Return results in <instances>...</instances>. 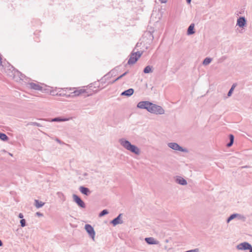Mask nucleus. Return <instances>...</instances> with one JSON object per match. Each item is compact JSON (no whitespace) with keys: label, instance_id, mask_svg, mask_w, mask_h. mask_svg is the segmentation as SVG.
I'll list each match as a JSON object with an SVG mask.
<instances>
[{"label":"nucleus","instance_id":"obj_1","mask_svg":"<svg viewBox=\"0 0 252 252\" xmlns=\"http://www.w3.org/2000/svg\"><path fill=\"white\" fill-rule=\"evenodd\" d=\"M137 107L146 109L148 112L156 115H161L164 113V110L161 106L154 104L148 101H142L138 103Z\"/></svg>","mask_w":252,"mask_h":252},{"label":"nucleus","instance_id":"obj_2","mask_svg":"<svg viewBox=\"0 0 252 252\" xmlns=\"http://www.w3.org/2000/svg\"><path fill=\"white\" fill-rule=\"evenodd\" d=\"M120 145L125 149L136 155L140 154V149L135 145H132L128 140L125 138H121L119 140Z\"/></svg>","mask_w":252,"mask_h":252},{"label":"nucleus","instance_id":"obj_3","mask_svg":"<svg viewBox=\"0 0 252 252\" xmlns=\"http://www.w3.org/2000/svg\"><path fill=\"white\" fill-rule=\"evenodd\" d=\"M143 52L137 51L136 52H132L130 55L129 59L127 62V64L129 65L134 64L140 58L142 55Z\"/></svg>","mask_w":252,"mask_h":252},{"label":"nucleus","instance_id":"obj_4","mask_svg":"<svg viewBox=\"0 0 252 252\" xmlns=\"http://www.w3.org/2000/svg\"><path fill=\"white\" fill-rule=\"evenodd\" d=\"M236 248L238 250L246 251L249 250V252H252V246L248 242H244L238 244L236 246Z\"/></svg>","mask_w":252,"mask_h":252},{"label":"nucleus","instance_id":"obj_5","mask_svg":"<svg viewBox=\"0 0 252 252\" xmlns=\"http://www.w3.org/2000/svg\"><path fill=\"white\" fill-rule=\"evenodd\" d=\"M168 146L175 151H179L182 152L187 153L188 152V150L186 148H183L180 146L178 144L174 142L168 143L167 144Z\"/></svg>","mask_w":252,"mask_h":252},{"label":"nucleus","instance_id":"obj_6","mask_svg":"<svg viewBox=\"0 0 252 252\" xmlns=\"http://www.w3.org/2000/svg\"><path fill=\"white\" fill-rule=\"evenodd\" d=\"M73 201L81 208H85L86 205L81 198L76 194H73Z\"/></svg>","mask_w":252,"mask_h":252},{"label":"nucleus","instance_id":"obj_7","mask_svg":"<svg viewBox=\"0 0 252 252\" xmlns=\"http://www.w3.org/2000/svg\"><path fill=\"white\" fill-rule=\"evenodd\" d=\"M85 228L90 236L94 240L95 233L92 226L90 224H87L85 225Z\"/></svg>","mask_w":252,"mask_h":252},{"label":"nucleus","instance_id":"obj_8","mask_svg":"<svg viewBox=\"0 0 252 252\" xmlns=\"http://www.w3.org/2000/svg\"><path fill=\"white\" fill-rule=\"evenodd\" d=\"M236 26L242 29H244L247 26V20L245 17L243 16L239 17L237 20Z\"/></svg>","mask_w":252,"mask_h":252},{"label":"nucleus","instance_id":"obj_9","mask_svg":"<svg viewBox=\"0 0 252 252\" xmlns=\"http://www.w3.org/2000/svg\"><path fill=\"white\" fill-rule=\"evenodd\" d=\"M123 214H120L116 218L112 220L110 222L114 226H116L118 224L123 223V221L121 220Z\"/></svg>","mask_w":252,"mask_h":252},{"label":"nucleus","instance_id":"obj_10","mask_svg":"<svg viewBox=\"0 0 252 252\" xmlns=\"http://www.w3.org/2000/svg\"><path fill=\"white\" fill-rule=\"evenodd\" d=\"M79 191L83 194L88 196L91 193V191L87 187L84 186H80L79 188Z\"/></svg>","mask_w":252,"mask_h":252},{"label":"nucleus","instance_id":"obj_11","mask_svg":"<svg viewBox=\"0 0 252 252\" xmlns=\"http://www.w3.org/2000/svg\"><path fill=\"white\" fill-rule=\"evenodd\" d=\"M145 241L149 245H158L159 244V241L155 240L153 237L145 238Z\"/></svg>","mask_w":252,"mask_h":252},{"label":"nucleus","instance_id":"obj_12","mask_svg":"<svg viewBox=\"0 0 252 252\" xmlns=\"http://www.w3.org/2000/svg\"><path fill=\"white\" fill-rule=\"evenodd\" d=\"M28 85L30 88L37 91H41L42 89V87L39 84L33 82L29 83Z\"/></svg>","mask_w":252,"mask_h":252},{"label":"nucleus","instance_id":"obj_13","mask_svg":"<svg viewBox=\"0 0 252 252\" xmlns=\"http://www.w3.org/2000/svg\"><path fill=\"white\" fill-rule=\"evenodd\" d=\"M134 92V91L133 89L130 88V89H128V90H126V91L123 92L121 93V95L126 96L127 97H129L133 94Z\"/></svg>","mask_w":252,"mask_h":252},{"label":"nucleus","instance_id":"obj_14","mask_svg":"<svg viewBox=\"0 0 252 252\" xmlns=\"http://www.w3.org/2000/svg\"><path fill=\"white\" fill-rule=\"evenodd\" d=\"M176 182L181 185H187V181L184 179L183 178L180 176H177L176 179Z\"/></svg>","mask_w":252,"mask_h":252},{"label":"nucleus","instance_id":"obj_15","mask_svg":"<svg viewBox=\"0 0 252 252\" xmlns=\"http://www.w3.org/2000/svg\"><path fill=\"white\" fill-rule=\"evenodd\" d=\"M195 33L194 31V24H191L187 30V34L188 35H191Z\"/></svg>","mask_w":252,"mask_h":252},{"label":"nucleus","instance_id":"obj_16","mask_svg":"<svg viewBox=\"0 0 252 252\" xmlns=\"http://www.w3.org/2000/svg\"><path fill=\"white\" fill-rule=\"evenodd\" d=\"M229 142L226 144L227 147H230L232 146L234 143V136L233 134L229 135Z\"/></svg>","mask_w":252,"mask_h":252},{"label":"nucleus","instance_id":"obj_17","mask_svg":"<svg viewBox=\"0 0 252 252\" xmlns=\"http://www.w3.org/2000/svg\"><path fill=\"white\" fill-rule=\"evenodd\" d=\"M152 68H153V67L152 66L147 65L144 68V69L143 70V72L146 74L151 73L153 72Z\"/></svg>","mask_w":252,"mask_h":252},{"label":"nucleus","instance_id":"obj_18","mask_svg":"<svg viewBox=\"0 0 252 252\" xmlns=\"http://www.w3.org/2000/svg\"><path fill=\"white\" fill-rule=\"evenodd\" d=\"M128 73V71H126L125 73H124L123 74H122L121 75L119 76V77H118L116 79H115L114 80H113V81L112 82H110L109 83V84H113L115 82H116L117 81L119 80V79H121L122 77H123L124 76H126L127 73Z\"/></svg>","mask_w":252,"mask_h":252},{"label":"nucleus","instance_id":"obj_19","mask_svg":"<svg viewBox=\"0 0 252 252\" xmlns=\"http://www.w3.org/2000/svg\"><path fill=\"white\" fill-rule=\"evenodd\" d=\"M85 90H84V89H80V90H76V91H74L72 94H73V95L74 96H78L80 94H83V93H84L85 92Z\"/></svg>","mask_w":252,"mask_h":252},{"label":"nucleus","instance_id":"obj_20","mask_svg":"<svg viewBox=\"0 0 252 252\" xmlns=\"http://www.w3.org/2000/svg\"><path fill=\"white\" fill-rule=\"evenodd\" d=\"M44 204L45 203L42 201H39L38 200H35V206L37 208L42 207Z\"/></svg>","mask_w":252,"mask_h":252},{"label":"nucleus","instance_id":"obj_21","mask_svg":"<svg viewBox=\"0 0 252 252\" xmlns=\"http://www.w3.org/2000/svg\"><path fill=\"white\" fill-rule=\"evenodd\" d=\"M0 139L6 141L8 140V137L5 133L0 132Z\"/></svg>","mask_w":252,"mask_h":252},{"label":"nucleus","instance_id":"obj_22","mask_svg":"<svg viewBox=\"0 0 252 252\" xmlns=\"http://www.w3.org/2000/svg\"><path fill=\"white\" fill-rule=\"evenodd\" d=\"M236 84H233L232 85L230 89L229 90V91H228V94H227V96L228 97H230V96H231V95L233 93V92L235 88L236 87Z\"/></svg>","mask_w":252,"mask_h":252},{"label":"nucleus","instance_id":"obj_23","mask_svg":"<svg viewBox=\"0 0 252 252\" xmlns=\"http://www.w3.org/2000/svg\"><path fill=\"white\" fill-rule=\"evenodd\" d=\"M212 61V59L210 58H206L203 61V64L207 65L209 64Z\"/></svg>","mask_w":252,"mask_h":252},{"label":"nucleus","instance_id":"obj_24","mask_svg":"<svg viewBox=\"0 0 252 252\" xmlns=\"http://www.w3.org/2000/svg\"><path fill=\"white\" fill-rule=\"evenodd\" d=\"M67 119H62L60 117H56L55 118L52 119V122H64L67 121Z\"/></svg>","mask_w":252,"mask_h":252},{"label":"nucleus","instance_id":"obj_25","mask_svg":"<svg viewBox=\"0 0 252 252\" xmlns=\"http://www.w3.org/2000/svg\"><path fill=\"white\" fill-rule=\"evenodd\" d=\"M237 214H233L231 215L227 219L226 222L227 223H229L231 220H233L234 219L237 218Z\"/></svg>","mask_w":252,"mask_h":252},{"label":"nucleus","instance_id":"obj_26","mask_svg":"<svg viewBox=\"0 0 252 252\" xmlns=\"http://www.w3.org/2000/svg\"><path fill=\"white\" fill-rule=\"evenodd\" d=\"M109 213V212L106 209H104L102 211L100 212V213L99 214V217H102Z\"/></svg>","mask_w":252,"mask_h":252},{"label":"nucleus","instance_id":"obj_27","mask_svg":"<svg viewBox=\"0 0 252 252\" xmlns=\"http://www.w3.org/2000/svg\"><path fill=\"white\" fill-rule=\"evenodd\" d=\"M109 75V74H107V75H104L100 80V82H101V83L102 84H104V83H106V79L107 78H108L109 77L108 76Z\"/></svg>","mask_w":252,"mask_h":252},{"label":"nucleus","instance_id":"obj_28","mask_svg":"<svg viewBox=\"0 0 252 252\" xmlns=\"http://www.w3.org/2000/svg\"><path fill=\"white\" fill-rule=\"evenodd\" d=\"M237 218H238L239 220H243V221H245L246 217L244 215H242L239 214H237Z\"/></svg>","mask_w":252,"mask_h":252},{"label":"nucleus","instance_id":"obj_29","mask_svg":"<svg viewBox=\"0 0 252 252\" xmlns=\"http://www.w3.org/2000/svg\"><path fill=\"white\" fill-rule=\"evenodd\" d=\"M20 224H21V226L22 227H24L26 226V220L25 219H21L20 220Z\"/></svg>","mask_w":252,"mask_h":252},{"label":"nucleus","instance_id":"obj_30","mask_svg":"<svg viewBox=\"0 0 252 252\" xmlns=\"http://www.w3.org/2000/svg\"><path fill=\"white\" fill-rule=\"evenodd\" d=\"M29 125H32V126H41V125L39 123H38L37 122H31V123L29 124Z\"/></svg>","mask_w":252,"mask_h":252},{"label":"nucleus","instance_id":"obj_31","mask_svg":"<svg viewBox=\"0 0 252 252\" xmlns=\"http://www.w3.org/2000/svg\"><path fill=\"white\" fill-rule=\"evenodd\" d=\"M36 215L37 216H39V217H42V216H43V214H42L39 212H37L36 213Z\"/></svg>","mask_w":252,"mask_h":252},{"label":"nucleus","instance_id":"obj_32","mask_svg":"<svg viewBox=\"0 0 252 252\" xmlns=\"http://www.w3.org/2000/svg\"><path fill=\"white\" fill-rule=\"evenodd\" d=\"M18 217L20 219H23L24 217L22 213H20L18 215Z\"/></svg>","mask_w":252,"mask_h":252},{"label":"nucleus","instance_id":"obj_33","mask_svg":"<svg viewBox=\"0 0 252 252\" xmlns=\"http://www.w3.org/2000/svg\"><path fill=\"white\" fill-rule=\"evenodd\" d=\"M161 3H166L167 0H159Z\"/></svg>","mask_w":252,"mask_h":252},{"label":"nucleus","instance_id":"obj_34","mask_svg":"<svg viewBox=\"0 0 252 252\" xmlns=\"http://www.w3.org/2000/svg\"><path fill=\"white\" fill-rule=\"evenodd\" d=\"M187 0V2L188 3V4H190V2H191V0Z\"/></svg>","mask_w":252,"mask_h":252},{"label":"nucleus","instance_id":"obj_35","mask_svg":"<svg viewBox=\"0 0 252 252\" xmlns=\"http://www.w3.org/2000/svg\"><path fill=\"white\" fill-rule=\"evenodd\" d=\"M3 245V243L2 242V241H1V240L0 239V247L2 246Z\"/></svg>","mask_w":252,"mask_h":252},{"label":"nucleus","instance_id":"obj_36","mask_svg":"<svg viewBox=\"0 0 252 252\" xmlns=\"http://www.w3.org/2000/svg\"><path fill=\"white\" fill-rule=\"evenodd\" d=\"M88 173H84L83 176H88Z\"/></svg>","mask_w":252,"mask_h":252},{"label":"nucleus","instance_id":"obj_37","mask_svg":"<svg viewBox=\"0 0 252 252\" xmlns=\"http://www.w3.org/2000/svg\"><path fill=\"white\" fill-rule=\"evenodd\" d=\"M56 141L60 143H61V141L58 139H57Z\"/></svg>","mask_w":252,"mask_h":252},{"label":"nucleus","instance_id":"obj_38","mask_svg":"<svg viewBox=\"0 0 252 252\" xmlns=\"http://www.w3.org/2000/svg\"><path fill=\"white\" fill-rule=\"evenodd\" d=\"M9 155L10 156H11V157H12V156H13V155H12V154H11V153H9Z\"/></svg>","mask_w":252,"mask_h":252},{"label":"nucleus","instance_id":"obj_39","mask_svg":"<svg viewBox=\"0 0 252 252\" xmlns=\"http://www.w3.org/2000/svg\"><path fill=\"white\" fill-rule=\"evenodd\" d=\"M222 58L223 59V60H224V59H226V57H223Z\"/></svg>","mask_w":252,"mask_h":252},{"label":"nucleus","instance_id":"obj_40","mask_svg":"<svg viewBox=\"0 0 252 252\" xmlns=\"http://www.w3.org/2000/svg\"><path fill=\"white\" fill-rule=\"evenodd\" d=\"M240 33H243L242 30L239 32Z\"/></svg>","mask_w":252,"mask_h":252}]
</instances>
